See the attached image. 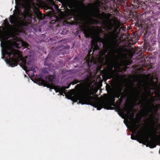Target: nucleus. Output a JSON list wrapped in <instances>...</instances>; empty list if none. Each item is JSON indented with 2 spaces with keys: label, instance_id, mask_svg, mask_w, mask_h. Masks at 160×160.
<instances>
[{
  "label": "nucleus",
  "instance_id": "1",
  "mask_svg": "<svg viewBox=\"0 0 160 160\" xmlns=\"http://www.w3.org/2000/svg\"><path fill=\"white\" fill-rule=\"evenodd\" d=\"M2 48V58H5L6 62L12 67L17 66L18 62H22L20 65L23 69L27 72L28 68L31 66V60L27 61L28 56L24 58L21 52L15 49L11 46L5 44L4 47L1 45Z\"/></svg>",
  "mask_w": 160,
  "mask_h": 160
},
{
  "label": "nucleus",
  "instance_id": "2",
  "mask_svg": "<svg viewBox=\"0 0 160 160\" xmlns=\"http://www.w3.org/2000/svg\"><path fill=\"white\" fill-rule=\"evenodd\" d=\"M44 16L39 11L33 12L30 9L26 11L24 14L19 9L15 10L14 15L10 16L9 19L10 23L14 25L16 31L22 32L25 27L27 25V22L31 21L32 19L35 21L37 19L39 21L44 18Z\"/></svg>",
  "mask_w": 160,
  "mask_h": 160
},
{
  "label": "nucleus",
  "instance_id": "3",
  "mask_svg": "<svg viewBox=\"0 0 160 160\" xmlns=\"http://www.w3.org/2000/svg\"><path fill=\"white\" fill-rule=\"evenodd\" d=\"M93 93L89 87L87 88L84 92H80L73 97L76 100L75 102L79 100V102L82 104L90 105L97 108L98 110H100L102 108L107 109H110L112 107L111 103L107 102H100L94 101V98L92 96Z\"/></svg>",
  "mask_w": 160,
  "mask_h": 160
},
{
  "label": "nucleus",
  "instance_id": "4",
  "mask_svg": "<svg viewBox=\"0 0 160 160\" xmlns=\"http://www.w3.org/2000/svg\"><path fill=\"white\" fill-rule=\"evenodd\" d=\"M139 123L138 122H134L132 125V128L134 131L133 133L136 135H132L131 138L132 140H136L137 138H139L142 140L147 138V141L149 147L151 148H153L156 146L155 138L157 137L158 131L160 129V125L159 127L155 128L154 125H152L151 131L150 134L149 136L143 130H142L140 131L137 132L138 129L139 128L140 126L137 125Z\"/></svg>",
  "mask_w": 160,
  "mask_h": 160
},
{
  "label": "nucleus",
  "instance_id": "5",
  "mask_svg": "<svg viewBox=\"0 0 160 160\" xmlns=\"http://www.w3.org/2000/svg\"><path fill=\"white\" fill-rule=\"evenodd\" d=\"M131 91L136 101H138L140 98V93L136 89H134L133 87L131 88ZM140 98L141 99L139 102L140 103L143 104V109L142 110L143 116L145 117L149 116V117L151 118L152 121L153 122V121L152 120L154 118L153 114H149L150 113L152 112V109L151 107L148 106L146 103H145L147 99L146 97L141 96Z\"/></svg>",
  "mask_w": 160,
  "mask_h": 160
},
{
  "label": "nucleus",
  "instance_id": "6",
  "mask_svg": "<svg viewBox=\"0 0 160 160\" xmlns=\"http://www.w3.org/2000/svg\"><path fill=\"white\" fill-rule=\"evenodd\" d=\"M114 59L112 60L111 63L108 65V72L107 77L109 79L116 77V75H119V72L121 71L120 70L114 69L113 68L115 67L118 62V58L115 54L114 55Z\"/></svg>",
  "mask_w": 160,
  "mask_h": 160
},
{
  "label": "nucleus",
  "instance_id": "7",
  "mask_svg": "<svg viewBox=\"0 0 160 160\" xmlns=\"http://www.w3.org/2000/svg\"><path fill=\"white\" fill-rule=\"evenodd\" d=\"M117 30L113 31L108 32L105 35V38L108 44L111 46H114L117 45L118 40L117 35L116 32Z\"/></svg>",
  "mask_w": 160,
  "mask_h": 160
},
{
  "label": "nucleus",
  "instance_id": "8",
  "mask_svg": "<svg viewBox=\"0 0 160 160\" xmlns=\"http://www.w3.org/2000/svg\"><path fill=\"white\" fill-rule=\"evenodd\" d=\"M103 14L104 15V18L106 19L105 21L106 23L109 24L108 25L107 28L109 30H112L113 27V25L112 22H113L114 24L117 25L118 27H120L122 25V24L121 23L120 21L118 19H116L114 20L113 19H110L112 16V14L109 13L108 14H106L104 13H103Z\"/></svg>",
  "mask_w": 160,
  "mask_h": 160
},
{
  "label": "nucleus",
  "instance_id": "9",
  "mask_svg": "<svg viewBox=\"0 0 160 160\" xmlns=\"http://www.w3.org/2000/svg\"><path fill=\"white\" fill-rule=\"evenodd\" d=\"M48 78V81L46 83L48 86V87L51 88H53L56 92H60L63 88L62 87H61L60 86L55 85L56 83L55 76L54 75H49Z\"/></svg>",
  "mask_w": 160,
  "mask_h": 160
},
{
  "label": "nucleus",
  "instance_id": "10",
  "mask_svg": "<svg viewBox=\"0 0 160 160\" xmlns=\"http://www.w3.org/2000/svg\"><path fill=\"white\" fill-rule=\"evenodd\" d=\"M53 62V60L52 59L47 58L45 59L44 65L45 66H48L50 68H51L54 67L52 63Z\"/></svg>",
  "mask_w": 160,
  "mask_h": 160
},
{
  "label": "nucleus",
  "instance_id": "11",
  "mask_svg": "<svg viewBox=\"0 0 160 160\" xmlns=\"http://www.w3.org/2000/svg\"><path fill=\"white\" fill-rule=\"evenodd\" d=\"M92 29L89 27L84 28L83 29L84 34L87 37H90L91 35Z\"/></svg>",
  "mask_w": 160,
  "mask_h": 160
},
{
  "label": "nucleus",
  "instance_id": "12",
  "mask_svg": "<svg viewBox=\"0 0 160 160\" xmlns=\"http://www.w3.org/2000/svg\"><path fill=\"white\" fill-rule=\"evenodd\" d=\"M121 89L120 88V91L119 92L115 94L112 95L110 96V99L111 102L112 103H114L115 102V98H119L120 97L121 95Z\"/></svg>",
  "mask_w": 160,
  "mask_h": 160
},
{
  "label": "nucleus",
  "instance_id": "13",
  "mask_svg": "<svg viewBox=\"0 0 160 160\" xmlns=\"http://www.w3.org/2000/svg\"><path fill=\"white\" fill-rule=\"evenodd\" d=\"M80 15L82 17H85L87 19L89 23L91 24L92 23V21L93 20L90 16L86 14V13L82 12H80Z\"/></svg>",
  "mask_w": 160,
  "mask_h": 160
},
{
  "label": "nucleus",
  "instance_id": "14",
  "mask_svg": "<svg viewBox=\"0 0 160 160\" xmlns=\"http://www.w3.org/2000/svg\"><path fill=\"white\" fill-rule=\"evenodd\" d=\"M154 88L156 94L160 100V84H156Z\"/></svg>",
  "mask_w": 160,
  "mask_h": 160
},
{
  "label": "nucleus",
  "instance_id": "15",
  "mask_svg": "<svg viewBox=\"0 0 160 160\" xmlns=\"http://www.w3.org/2000/svg\"><path fill=\"white\" fill-rule=\"evenodd\" d=\"M6 36V32L4 31L0 30V40L2 41L3 40Z\"/></svg>",
  "mask_w": 160,
  "mask_h": 160
},
{
  "label": "nucleus",
  "instance_id": "16",
  "mask_svg": "<svg viewBox=\"0 0 160 160\" xmlns=\"http://www.w3.org/2000/svg\"><path fill=\"white\" fill-rule=\"evenodd\" d=\"M27 69H28L29 71H32L33 73L36 72V71L35 70V68H34V67L32 66H29L28 68Z\"/></svg>",
  "mask_w": 160,
  "mask_h": 160
},
{
  "label": "nucleus",
  "instance_id": "17",
  "mask_svg": "<svg viewBox=\"0 0 160 160\" xmlns=\"http://www.w3.org/2000/svg\"><path fill=\"white\" fill-rule=\"evenodd\" d=\"M123 98L122 97L120 98H118V100L116 102V103L118 104V105L120 106L121 103H122V99H123Z\"/></svg>",
  "mask_w": 160,
  "mask_h": 160
},
{
  "label": "nucleus",
  "instance_id": "18",
  "mask_svg": "<svg viewBox=\"0 0 160 160\" xmlns=\"http://www.w3.org/2000/svg\"><path fill=\"white\" fill-rule=\"evenodd\" d=\"M4 25L7 28L8 27L10 26V24L9 23V22L8 21V20L7 19H5L4 20Z\"/></svg>",
  "mask_w": 160,
  "mask_h": 160
},
{
  "label": "nucleus",
  "instance_id": "19",
  "mask_svg": "<svg viewBox=\"0 0 160 160\" xmlns=\"http://www.w3.org/2000/svg\"><path fill=\"white\" fill-rule=\"evenodd\" d=\"M27 43L24 41H22L21 42V46L26 48L27 46Z\"/></svg>",
  "mask_w": 160,
  "mask_h": 160
},
{
  "label": "nucleus",
  "instance_id": "20",
  "mask_svg": "<svg viewBox=\"0 0 160 160\" xmlns=\"http://www.w3.org/2000/svg\"><path fill=\"white\" fill-rule=\"evenodd\" d=\"M93 46L92 50L93 52H94L95 51L97 50L99 48V47L96 44L95 45H92Z\"/></svg>",
  "mask_w": 160,
  "mask_h": 160
},
{
  "label": "nucleus",
  "instance_id": "21",
  "mask_svg": "<svg viewBox=\"0 0 160 160\" xmlns=\"http://www.w3.org/2000/svg\"><path fill=\"white\" fill-rule=\"evenodd\" d=\"M81 82V81H80L79 80H78L76 79H74V80H73L72 83L71 84H72L73 85H74V84H76L80 82Z\"/></svg>",
  "mask_w": 160,
  "mask_h": 160
},
{
  "label": "nucleus",
  "instance_id": "22",
  "mask_svg": "<svg viewBox=\"0 0 160 160\" xmlns=\"http://www.w3.org/2000/svg\"><path fill=\"white\" fill-rule=\"evenodd\" d=\"M71 83H70L66 87V86H63L62 87V88H63V89H64L66 91H67V90H66V89H68L70 87V86L71 85Z\"/></svg>",
  "mask_w": 160,
  "mask_h": 160
},
{
  "label": "nucleus",
  "instance_id": "23",
  "mask_svg": "<svg viewBox=\"0 0 160 160\" xmlns=\"http://www.w3.org/2000/svg\"><path fill=\"white\" fill-rule=\"evenodd\" d=\"M52 5L54 6V8L55 10H57L58 8V5L56 4L54 2H53L52 3Z\"/></svg>",
  "mask_w": 160,
  "mask_h": 160
},
{
  "label": "nucleus",
  "instance_id": "24",
  "mask_svg": "<svg viewBox=\"0 0 160 160\" xmlns=\"http://www.w3.org/2000/svg\"><path fill=\"white\" fill-rule=\"evenodd\" d=\"M66 91L64 89H63V88H62L61 91H60L59 92H60V94L61 95H63V93H66Z\"/></svg>",
  "mask_w": 160,
  "mask_h": 160
},
{
  "label": "nucleus",
  "instance_id": "25",
  "mask_svg": "<svg viewBox=\"0 0 160 160\" xmlns=\"http://www.w3.org/2000/svg\"><path fill=\"white\" fill-rule=\"evenodd\" d=\"M121 112L122 114L124 115H125L126 109L125 108H123L121 110Z\"/></svg>",
  "mask_w": 160,
  "mask_h": 160
},
{
  "label": "nucleus",
  "instance_id": "26",
  "mask_svg": "<svg viewBox=\"0 0 160 160\" xmlns=\"http://www.w3.org/2000/svg\"><path fill=\"white\" fill-rule=\"evenodd\" d=\"M83 85V83H80L79 84H78L76 87H78V88H81Z\"/></svg>",
  "mask_w": 160,
  "mask_h": 160
},
{
  "label": "nucleus",
  "instance_id": "27",
  "mask_svg": "<svg viewBox=\"0 0 160 160\" xmlns=\"http://www.w3.org/2000/svg\"><path fill=\"white\" fill-rule=\"evenodd\" d=\"M92 48H93V46H92L91 48V49L88 52V53L89 54H90L91 52L92 51Z\"/></svg>",
  "mask_w": 160,
  "mask_h": 160
},
{
  "label": "nucleus",
  "instance_id": "28",
  "mask_svg": "<svg viewBox=\"0 0 160 160\" xmlns=\"http://www.w3.org/2000/svg\"><path fill=\"white\" fill-rule=\"evenodd\" d=\"M17 47V48H21V46L19 47L18 45H17V47Z\"/></svg>",
  "mask_w": 160,
  "mask_h": 160
},
{
  "label": "nucleus",
  "instance_id": "29",
  "mask_svg": "<svg viewBox=\"0 0 160 160\" xmlns=\"http://www.w3.org/2000/svg\"><path fill=\"white\" fill-rule=\"evenodd\" d=\"M42 82L43 83L46 82L44 80H42Z\"/></svg>",
  "mask_w": 160,
  "mask_h": 160
},
{
  "label": "nucleus",
  "instance_id": "30",
  "mask_svg": "<svg viewBox=\"0 0 160 160\" xmlns=\"http://www.w3.org/2000/svg\"><path fill=\"white\" fill-rule=\"evenodd\" d=\"M52 10V11L53 12H54V10H53V8H51V9Z\"/></svg>",
  "mask_w": 160,
  "mask_h": 160
},
{
  "label": "nucleus",
  "instance_id": "31",
  "mask_svg": "<svg viewBox=\"0 0 160 160\" xmlns=\"http://www.w3.org/2000/svg\"><path fill=\"white\" fill-rule=\"evenodd\" d=\"M152 99L153 100V102H154L155 101V99H154L153 98H152Z\"/></svg>",
  "mask_w": 160,
  "mask_h": 160
},
{
  "label": "nucleus",
  "instance_id": "32",
  "mask_svg": "<svg viewBox=\"0 0 160 160\" xmlns=\"http://www.w3.org/2000/svg\"><path fill=\"white\" fill-rule=\"evenodd\" d=\"M144 49L146 50L147 49V48L146 47H144Z\"/></svg>",
  "mask_w": 160,
  "mask_h": 160
},
{
  "label": "nucleus",
  "instance_id": "33",
  "mask_svg": "<svg viewBox=\"0 0 160 160\" xmlns=\"http://www.w3.org/2000/svg\"><path fill=\"white\" fill-rule=\"evenodd\" d=\"M69 7L70 8H72V6H69Z\"/></svg>",
  "mask_w": 160,
  "mask_h": 160
},
{
  "label": "nucleus",
  "instance_id": "34",
  "mask_svg": "<svg viewBox=\"0 0 160 160\" xmlns=\"http://www.w3.org/2000/svg\"><path fill=\"white\" fill-rule=\"evenodd\" d=\"M115 11H117V9H115Z\"/></svg>",
  "mask_w": 160,
  "mask_h": 160
},
{
  "label": "nucleus",
  "instance_id": "35",
  "mask_svg": "<svg viewBox=\"0 0 160 160\" xmlns=\"http://www.w3.org/2000/svg\"><path fill=\"white\" fill-rule=\"evenodd\" d=\"M153 106V107H154V105H153V104L152 105Z\"/></svg>",
  "mask_w": 160,
  "mask_h": 160
},
{
  "label": "nucleus",
  "instance_id": "36",
  "mask_svg": "<svg viewBox=\"0 0 160 160\" xmlns=\"http://www.w3.org/2000/svg\"><path fill=\"white\" fill-rule=\"evenodd\" d=\"M108 49H107V50H106V52H107V51H108Z\"/></svg>",
  "mask_w": 160,
  "mask_h": 160
},
{
  "label": "nucleus",
  "instance_id": "37",
  "mask_svg": "<svg viewBox=\"0 0 160 160\" xmlns=\"http://www.w3.org/2000/svg\"><path fill=\"white\" fill-rule=\"evenodd\" d=\"M101 31L102 32H103V31H102V30H101Z\"/></svg>",
  "mask_w": 160,
  "mask_h": 160
},
{
  "label": "nucleus",
  "instance_id": "38",
  "mask_svg": "<svg viewBox=\"0 0 160 160\" xmlns=\"http://www.w3.org/2000/svg\"><path fill=\"white\" fill-rule=\"evenodd\" d=\"M159 145H160V143H159Z\"/></svg>",
  "mask_w": 160,
  "mask_h": 160
}]
</instances>
